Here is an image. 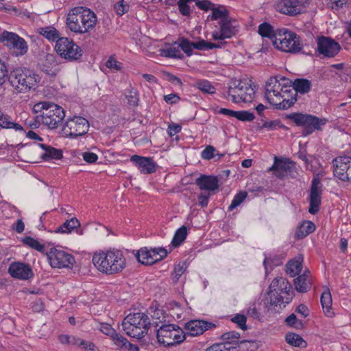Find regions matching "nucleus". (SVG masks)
I'll return each instance as SVG.
<instances>
[{
	"label": "nucleus",
	"instance_id": "nucleus-42",
	"mask_svg": "<svg viewBox=\"0 0 351 351\" xmlns=\"http://www.w3.org/2000/svg\"><path fill=\"white\" fill-rule=\"evenodd\" d=\"M272 289L273 292L269 290L267 293L269 296V302H268V303H269L271 306H278L279 305L280 308H281V305L284 304L283 298L280 295V292L274 289Z\"/></svg>",
	"mask_w": 351,
	"mask_h": 351
},
{
	"label": "nucleus",
	"instance_id": "nucleus-38",
	"mask_svg": "<svg viewBox=\"0 0 351 351\" xmlns=\"http://www.w3.org/2000/svg\"><path fill=\"white\" fill-rule=\"evenodd\" d=\"M160 56L166 58H183V55L180 52V47L178 46H169L165 49H161L160 50Z\"/></svg>",
	"mask_w": 351,
	"mask_h": 351
},
{
	"label": "nucleus",
	"instance_id": "nucleus-47",
	"mask_svg": "<svg viewBox=\"0 0 351 351\" xmlns=\"http://www.w3.org/2000/svg\"><path fill=\"white\" fill-rule=\"evenodd\" d=\"M247 193L246 192H239L237 193L234 199H232L230 205L228 207V210L232 211L235 208H237L239 205H240L246 198Z\"/></svg>",
	"mask_w": 351,
	"mask_h": 351
},
{
	"label": "nucleus",
	"instance_id": "nucleus-26",
	"mask_svg": "<svg viewBox=\"0 0 351 351\" xmlns=\"http://www.w3.org/2000/svg\"><path fill=\"white\" fill-rule=\"evenodd\" d=\"M241 338L240 333L236 332V331H229L227 332L223 333L221 336V339L222 341H227L232 343V345H234L240 348H241V346L245 345V344H254V342L252 341H247V340H239Z\"/></svg>",
	"mask_w": 351,
	"mask_h": 351
},
{
	"label": "nucleus",
	"instance_id": "nucleus-59",
	"mask_svg": "<svg viewBox=\"0 0 351 351\" xmlns=\"http://www.w3.org/2000/svg\"><path fill=\"white\" fill-rule=\"evenodd\" d=\"M106 66L109 69H114L117 71L121 69V63L110 57L106 62Z\"/></svg>",
	"mask_w": 351,
	"mask_h": 351
},
{
	"label": "nucleus",
	"instance_id": "nucleus-12",
	"mask_svg": "<svg viewBox=\"0 0 351 351\" xmlns=\"http://www.w3.org/2000/svg\"><path fill=\"white\" fill-rule=\"evenodd\" d=\"M254 93L250 81L245 79L240 80L238 84L234 85V87L230 86L228 95L231 97L234 103H239L241 101L248 102L252 99Z\"/></svg>",
	"mask_w": 351,
	"mask_h": 351
},
{
	"label": "nucleus",
	"instance_id": "nucleus-13",
	"mask_svg": "<svg viewBox=\"0 0 351 351\" xmlns=\"http://www.w3.org/2000/svg\"><path fill=\"white\" fill-rule=\"evenodd\" d=\"M0 43L15 50L16 56H23L28 51L27 42L16 33L3 31L0 34Z\"/></svg>",
	"mask_w": 351,
	"mask_h": 351
},
{
	"label": "nucleus",
	"instance_id": "nucleus-55",
	"mask_svg": "<svg viewBox=\"0 0 351 351\" xmlns=\"http://www.w3.org/2000/svg\"><path fill=\"white\" fill-rule=\"evenodd\" d=\"M285 322L288 326H294L296 328H300L302 326V322L298 320L296 315L294 313L289 315L286 318Z\"/></svg>",
	"mask_w": 351,
	"mask_h": 351
},
{
	"label": "nucleus",
	"instance_id": "nucleus-64",
	"mask_svg": "<svg viewBox=\"0 0 351 351\" xmlns=\"http://www.w3.org/2000/svg\"><path fill=\"white\" fill-rule=\"evenodd\" d=\"M182 127L178 124H169L167 129V132L170 136H173L176 134L179 133L181 131Z\"/></svg>",
	"mask_w": 351,
	"mask_h": 351
},
{
	"label": "nucleus",
	"instance_id": "nucleus-33",
	"mask_svg": "<svg viewBox=\"0 0 351 351\" xmlns=\"http://www.w3.org/2000/svg\"><path fill=\"white\" fill-rule=\"evenodd\" d=\"M315 230V225L310 221H304L297 229L295 232V237L298 239H302L306 237L309 234L314 232Z\"/></svg>",
	"mask_w": 351,
	"mask_h": 351
},
{
	"label": "nucleus",
	"instance_id": "nucleus-8",
	"mask_svg": "<svg viewBox=\"0 0 351 351\" xmlns=\"http://www.w3.org/2000/svg\"><path fill=\"white\" fill-rule=\"evenodd\" d=\"M286 118L293 121L297 126L303 127L302 134L304 136L309 135L315 130H321L322 126L326 123V119L298 112L287 114Z\"/></svg>",
	"mask_w": 351,
	"mask_h": 351
},
{
	"label": "nucleus",
	"instance_id": "nucleus-37",
	"mask_svg": "<svg viewBox=\"0 0 351 351\" xmlns=\"http://www.w3.org/2000/svg\"><path fill=\"white\" fill-rule=\"evenodd\" d=\"M150 252V250L147 247L141 248L136 255L138 261L143 265L154 264L153 257H152Z\"/></svg>",
	"mask_w": 351,
	"mask_h": 351
},
{
	"label": "nucleus",
	"instance_id": "nucleus-49",
	"mask_svg": "<svg viewBox=\"0 0 351 351\" xmlns=\"http://www.w3.org/2000/svg\"><path fill=\"white\" fill-rule=\"evenodd\" d=\"M194 0H179L178 6L180 12L183 16H189L191 14V8L189 5V3L193 2Z\"/></svg>",
	"mask_w": 351,
	"mask_h": 351
},
{
	"label": "nucleus",
	"instance_id": "nucleus-45",
	"mask_svg": "<svg viewBox=\"0 0 351 351\" xmlns=\"http://www.w3.org/2000/svg\"><path fill=\"white\" fill-rule=\"evenodd\" d=\"M151 256L153 257L152 261H154V263L157 261H159L167 256V251L164 247H154L151 248Z\"/></svg>",
	"mask_w": 351,
	"mask_h": 351
},
{
	"label": "nucleus",
	"instance_id": "nucleus-22",
	"mask_svg": "<svg viewBox=\"0 0 351 351\" xmlns=\"http://www.w3.org/2000/svg\"><path fill=\"white\" fill-rule=\"evenodd\" d=\"M350 160L351 157L343 156L337 157L332 160L334 175L342 181H346V179H348L346 173L349 169L348 164H350Z\"/></svg>",
	"mask_w": 351,
	"mask_h": 351
},
{
	"label": "nucleus",
	"instance_id": "nucleus-24",
	"mask_svg": "<svg viewBox=\"0 0 351 351\" xmlns=\"http://www.w3.org/2000/svg\"><path fill=\"white\" fill-rule=\"evenodd\" d=\"M291 167L290 162L288 160H278L276 157L275 158V162L271 167L269 168V171H274V174L280 178H284L288 172L291 171Z\"/></svg>",
	"mask_w": 351,
	"mask_h": 351
},
{
	"label": "nucleus",
	"instance_id": "nucleus-43",
	"mask_svg": "<svg viewBox=\"0 0 351 351\" xmlns=\"http://www.w3.org/2000/svg\"><path fill=\"white\" fill-rule=\"evenodd\" d=\"M275 31L273 27L267 23H263L258 26V34L263 37H267L272 41L273 36L275 34Z\"/></svg>",
	"mask_w": 351,
	"mask_h": 351
},
{
	"label": "nucleus",
	"instance_id": "nucleus-16",
	"mask_svg": "<svg viewBox=\"0 0 351 351\" xmlns=\"http://www.w3.org/2000/svg\"><path fill=\"white\" fill-rule=\"evenodd\" d=\"M322 184L320 179L316 176L312 180L310 188L308 212L312 215L317 213L320 208Z\"/></svg>",
	"mask_w": 351,
	"mask_h": 351
},
{
	"label": "nucleus",
	"instance_id": "nucleus-25",
	"mask_svg": "<svg viewBox=\"0 0 351 351\" xmlns=\"http://www.w3.org/2000/svg\"><path fill=\"white\" fill-rule=\"evenodd\" d=\"M295 289L300 293H306L311 287V279L310 272L305 271L302 275H300L294 280Z\"/></svg>",
	"mask_w": 351,
	"mask_h": 351
},
{
	"label": "nucleus",
	"instance_id": "nucleus-46",
	"mask_svg": "<svg viewBox=\"0 0 351 351\" xmlns=\"http://www.w3.org/2000/svg\"><path fill=\"white\" fill-rule=\"evenodd\" d=\"M180 48L188 56L192 55L193 48H194V42H191L186 38H181L179 43Z\"/></svg>",
	"mask_w": 351,
	"mask_h": 351
},
{
	"label": "nucleus",
	"instance_id": "nucleus-63",
	"mask_svg": "<svg viewBox=\"0 0 351 351\" xmlns=\"http://www.w3.org/2000/svg\"><path fill=\"white\" fill-rule=\"evenodd\" d=\"M79 346L86 351H96V347L94 343L84 340L80 341Z\"/></svg>",
	"mask_w": 351,
	"mask_h": 351
},
{
	"label": "nucleus",
	"instance_id": "nucleus-23",
	"mask_svg": "<svg viewBox=\"0 0 351 351\" xmlns=\"http://www.w3.org/2000/svg\"><path fill=\"white\" fill-rule=\"evenodd\" d=\"M195 184L202 191H214L219 188V180L214 176L201 175L195 180Z\"/></svg>",
	"mask_w": 351,
	"mask_h": 351
},
{
	"label": "nucleus",
	"instance_id": "nucleus-30",
	"mask_svg": "<svg viewBox=\"0 0 351 351\" xmlns=\"http://www.w3.org/2000/svg\"><path fill=\"white\" fill-rule=\"evenodd\" d=\"M291 86L294 90H295V93H298L300 94H306L308 93L312 86L311 82L307 79L304 78H298L295 79L291 83Z\"/></svg>",
	"mask_w": 351,
	"mask_h": 351
},
{
	"label": "nucleus",
	"instance_id": "nucleus-61",
	"mask_svg": "<svg viewBox=\"0 0 351 351\" xmlns=\"http://www.w3.org/2000/svg\"><path fill=\"white\" fill-rule=\"evenodd\" d=\"M83 159L88 163H94L98 159V156L96 154L93 152H84L82 154Z\"/></svg>",
	"mask_w": 351,
	"mask_h": 351
},
{
	"label": "nucleus",
	"instance_id": "nucleus-7",
	"mask_svg": "<svg viewBox=\"0 0 351 351\" xmlns=\"http://www.w3.org/2000/svg\"><path fill=\"white\" fill-rule=\"evenodd\" d=\"M150 325L148 315L143 313H130L122 322L125 333L136 339L143 338L147 333Z\"/></svg>",
	"mask_w": 351,
	"mask_h": 351
},
{
	"label": "nucleus",
	"instance_id": "nucleus-14",
	"mask_svg": "<svg viewBox=\"0 0 351 351\" xmlns=\"http://www.w3.org/2000/svg\"><path fill=\"white\" fill-rule=\"evenodd\" d=\"M49 263L54 268H67L73 265L74 258L64 250L52 248L47 253Z\"/></svg>",
	"mask_w": 351,
	"mask_h": 351
},
{
	"label": "nucleus",
	"instance_id": "nucleus-20",
	"mask_svg": "<svg viewBox=\"0 0 351 351\" xmlns=\"http://www.w3.org/2000/svg\"><path fill=\"white\" fill-rule=\"evenodd\" d=\"M216 326L212 322L204 320H191L185 324L188 335L191 337L202 335L206 330L215 328Z\"/></svg>",
	"mask_w": 351,
	"mask_h": 351
},
{
	"label": "nucleus",
	"instance_id": "nucleus-15",
	"mask_svg": "<svg viewBox=\"0 0 351 351\" xmlns=\"http://www.w3.org/2000/svg\"><path fill=\"white\" fill-rule=\"evenodd\" d=\"M219 30L212 33L215 40H224L235 36L239 32V25L236 21L230 19H223L219 22Z\"/></svg>",
	"mask_w": 351,
	"mask_h": 351
},
{
	"label": "nucleus",
	"instance_id": "nucleus-19",
	"mask_svg": "<svg viewBox=\"0 0 351 351\" xmlns=\"http://www.w3.org/2000/svg\"><path fill=\"white\" fill-rule=\"evenodd\" d=\"M10 275L20 280H29L33 276V271L29 265L14 262L10 265L8 268Z\"/></svg>",
	"mask_w": 351,
	"mask_h": 351
},
{
	"label": "nucleus",
	"instance_id": "nucleus-54",
	"mask_svg": "<svg viewBox=\"0 0 351 351\" xmlns=\"http://www.w3.org/2000/svg\"><path fill=\"white\" fill-rule=\"evenodd\" d=\"M193 1L195 2L198 8L204 11L211 10L214 5V3L208 0H194Z\"/></svg>",
	"mask_w": 351,
	"mask_h": 351
},
{
	"label": "nucleus",
	"instance_id": "nucleus-39",
	"mask_svg": "<svg viewBox=\"0 0 351 351\" xmlns=\"http://www.w3.org/2000/svg\"><path fill=\"white\" fill-rule=\"evenodd\" d=\"M286 341L293 346L304 348L306 346V342L298 334L289 332L286 335Z\"/></svg>",
	"mask_w": 351,
	"mask_h": 351
},
{
	"label": "nucleus",
	"instance_id": "nucleus-60",
	"mask_svg": "<svg viewBox=\"0 0 351 351\" xmlns=\"http://www.w3.org/2000/svg\"><path fill=\"white\" fill-rule=\"evenodd\" d=\"M220 344H221L223 351H240L241 350V348L234 345H232V343L230 341H222Z\"/></svg>",
	"mask_w": 351,
	"mask_h": 351
},
{
	"label": "nucleus",
	"instance_id": "nucleus-57",
	"mask_svg": "<svg viewBox=\"0 0 351 351\" xmlns=\"http://www.w3.org/2000/svg\"><path fill=\"white\" fill-rule=\"evenodd\" d=\"M8 70L7 65L5 62L0 59V86L4 83L5 79L8 76Z\"/></svg>",
	"mask_w": 351,
	"mask_h": 351
},
{
	"label": "nucleus",
	"instance_id": "nucleus-48",
	"mask_svg": "<svg viewBox=\"0 0 351 351\" xmlns=\"http://www.w3.org/2000/svg\"><path fill=\"white\" fill-rule=\"evenodd\" d=\"M234 117L241 121H252L254 119L255 116L249 111L240 110L236 111Z\"/></svg>",
	"mask_w": 351,
	"mask_h": 351
},
{
	"label": "nucleus",
	"instance_id": "nucleus-9",
	"mask_svg": "<svg viewBox=\"0 0 351 351\" xmlns=\"http://www.w3.org/2000/svg\"><path fill=\"white\" fill-rule=\"evenodd\" d=\"M186 335L176 324H165L157 330V339L160 344L170 347L180 344L185 339Z\"/></svg>",
	"mask_w": 351,
	"mask_h": 351
},
{
	"label": "nucleus",
	"instance_id": "nucleus-35",
	"mask_svg": "<svg viewBox=\"0 0 351 351\" xmlns=\"http://www.w3.org/2000/svg\"><path fill=\"white\" fill-rule=\"evenodd\" d=\"M40 34L43 35L47 40L51 41H56L60 38L58 31L52 26L40 27L38 29Z\"/></svg>",
	"mask_w": 351,
	"mask_h": 351
},
{
	"label": "nucleus",
	"instance_id": "nucleus-58",
	"mask_svg": "<svg viewBox=\"0 0 351 351\" xmlns=\"http://www.w3.org/2000/svg\"><path fill=\"white\" fill-rule=\"evenodd\" d=\"M99 330L104 334L110 336V337H112V336L116 332L115 330L112 328L110 324L106 323L100 324Z\"/></svg>",
	"mask_w": 351,
	"mask_h": 351
},
{
	"label": "nucleus",
	"instance_id": "nucleus-10",
	"mask_svg": "<svg viewBox=\"0 0 351 351\" xmlns=\"http://www.w3.org/2000/svg\"><path fill=\"white\" fill-rule=\"evenodd\" d=\"M89 122L80 116L68 117L63 128V134L70 138H77L86 134L89 130Z\"/></svg>",
	"mask_w": 351,
	"mask_h": 351
},
{
	"label": "nucleus",
	"instance_id": "nucleus-51",
	"mask_svg": "<svg viewBox=\"0 0 351 351\" xmlns=\"http://www.w3.org/2000/svg\"><path fill=\"white\" fill-rule=\"evenodd\" d=\"M231 321L237 324V326L243 330H246L247 329L246 325L247 318L244 315L237 314L231 319Z\"/></svg>",
	"mask_w": 351,
	"mask_h": 351
},
{
	"label": "nucleus",
	"instance_id": "nucleus-6",
	"mask_svg": "<svg viewBox=\"0 0 351 351\" xmlns=\"http://www.w3.org/2000/svg\"><path fill=\"white\" fill-rule=\"evenodd\" d=\"M274 47L283 52L296 53L303 48L300 37L287 29H278L272 38Z\"/></svg>",
	"mask_w": 351,
	"mask_h": 351
},
{
	"label": "nucleus",
	"instance_id": "nucleus-5",
	"mask_svg": "<svg viewBox=\"0 0 351 351\" xmlns=\"http://www.w3.org/2000/svg\"><path fill=\"white\" fill-rule=\"evenodd\" d=\"M7 77L11 86L18 93H25L34 89L40 81V77L34 71L16 68L8 73Z\"/></svg>",
	"mask_w": 351,
	"mask_h": 351
},
{
	"label": "nucleus",
	"instance_id": "nucleus-31",
	"mask_svg": "<svg viewBox=\"0 0 351 351\" xmlns=\"http://www.w3.org/2000/svg\"><path fill=\"white\" fill-rule=\"evenodd\" d=\"M212 14L208 15L207 17L208 21H215L219 19L222 21L223 19H229V11L224 5H219L215 7L214 4L213 9L211 10Z\"/></svg>",
	"mask_w": 351,
	"mask_h": 351
},
{
	"label": "nucleus",
	"instance_id": "nucleus-50",
	"mask_svg": "<svg viewBox=\"0 0 351 351\" xmlns=\"http://www.w3.org/2000/svg\"><path fill=\"white\" fill-rule=\"evenodd\" d=\"M111 338L114 341V343L119 348H127L128 344L130 345L126 338L117 332H114Z\"/></svg>",
	"mask_w": 351,
	"mask_h": 351
},
{
	"label": "nucleus",
	"instance_id": "nucleus-1",
	"mask_svg": "<svg viewBox=\"0 0 351 351\" xmlns=\"http://www.w3.org/2000/svg\"><path fill=\"white\" fill-rule=\"evenodd\" d=\"M292 81L285 77H271L266 83L265 97L275 109L287 110L297 101Z\"/></svg>",
	"mask_w": 351,
	"mask_h": 351
},
{
	"label": "nucleus",
	"instance_id": "nucleus-41",
	"mask_svg": "<svg viewBox=\"0 0 351 351\" xmlns=\"http://www.w3.org/2000/svg\"><path fill=\"white\" fill-rule=\"evenodd\" d=\"M194 86L204 93L214 94L216 91L215 88L207 80H197L195 82Z\"/></svg>",
	"mask_w": 351,
	"mask_h": 351
},
{
	"label": "nucleus",
	"instance_id": "nucleus-2",
	"mask_svg": "<svg viewBox=\"0 0 351 351\" xmlns=\"http://www.w3.org/2000/svg\"><path fill=\"white\" fill-rule=\"evenodd\" d=\"M97 22V16L90 9L79 6L71 9L66 15V27L75 34H85L92 30Z\"/></svg>",
	"mask_w": 351,
	"mask_h": 351
},
{
	"label": "nucleus",
	"instance_id": "nucleus-28",
	"mask_svg": "<svg viewBox=\"0 0 351 351\" xmlns=\"http://www.w3.org/2000/svg\"><path fill=\"white\" fill-rule=\"evenodd\" d=\"M45 152L40 155V158L45 160L50 159H60L62 158V152L60 149H56L45 144H38Z\"/></svg>",
	"mask_w": 351,
	"mask_h": 351
},
{
	"label": "nucleus",
	"instance_id": "nucleus-21",
	"mask_svg": "<svg viewBox=\"0 0 351 351\" xmlns=\"http://www.w3.org/2000/svg\"><path fill=\"white\" fill-rule=\"evenodd\" d=\"M130 160L137 166L142 173L150 174L156 170L157 165L152 158L133 155Z\"/></svg>",
	"mask_w": 351,
	"mask_h": 351
},
{
	"label": "nucleus",
	"instance_id": "nucleus-27",
	"mask_svg": "<svg viewBox=\"0 0 351 351\" xmlns=\"http://www.w3.org/2000/svg\"><path fill=\"white\" fill-rule=\"evenodd\" d=\"M269 289L271 292H273L272 289H274V290H277L280 292V294L285 293L289 295V292L291 289V286L287 280L280 277L274 279L271 281Z\"/></svg>",
	"mask_w": 351,
	"mask_h": 351
},
{
	"label": "nucleus",
	"instance_id": "nucleus-52",
	"mask_svg": "<svg viewBox=\"0 0 351 351\" xmlns=\"http://www.w3.org/2000/svg\"><path fill=\"white\" fill-rule=\"evenodd\" d=\"M277 128H285V126L281 124L280 120H274L271 121H265L263 124L259 127L260 130L267 128L269 130H276Z\"/></svg>",
	"mask_w": 351,
	"mask_h": 351
},
{
	"label": "nucleus",
	"instance_id": "nucleus-4",
	"mask_svg": "<svg viewBox=\"0 0 351 351\" xmlns=\"http://www.w3.org/2000/svg\"><path fill=\"white\" fill-rule=\"evenodd\" d=\"M33 110L36 113H40L38 119L41 120L42 124L50 130L56 129L65 117L64 109L50 101H44L36 104Z\"/></svg>",
	"mask_w": 351,
	"mask_h": 351
},
{
	"label": "nucleus",
	"instance_id": "nucleus-56",
	"mask_svg": "<svg viewBox=\"0 0 351 351\" xmlns=\"http://www.w3.org/2000/svg\"><path fill=\"white\" fill-rule=\"evenodd\" d=\"M126 98L128 99V101L130 105L132 106L138 105V93L136 90H130L126 95Z\"/></svg>",
	"mask_w": 351,
	"mask_h": 351
},
{
	"label": "nucleus",
	"instance_id": "nucleus-3",
	"mask_svg": "<svg viewBox=\"0 0 351 351\" xmlns=\"http://www.w3.org/2000/svg\"><path fill=\"white\" fill-rule=\"evenodd\" d=\"M92 261L99 271L109 275L119 273L125 267V259L120 250L95 253Z\"/></svg>",
	"mask_w": 351,
	"mask_h": 351
},
{
	"label": "nucleus",
	"instance_id": "nucleus-17",
	"mask_svg": "<svg viewBox=\"0 0 351 351\" xmlns=\"http://www.w3.org/2000/svg\"><path fill=\"white\" fill-rule=\"evenodd\" d=\"M317 49L319 53L326 57H335L340 51L341 46L335 40L322 36L317 40Z\"/></svg>",
	"mask_w": 351,
	"mask_h": 351
},
{
	"label": "nucleus",
	"instance_id": "nucleus-62",
	"mask_svg": "<svg viewBox=\"0 0 351 351\" xmlns=\"http://www.w3.org/2000/svg\"><path fill=\"white\" fill-rule=\"evenodd\" d=\"M128 8H129V6L127 4H123V1L121 2H119L117 3L115 5H114V9L117 12V13L121 16L123 15V14H125V12H128Z\"/></svg>",
	"mask_w": 351,
	"mask_h": 351
},
{
	"label": "nucleus",
	"instance_id": "nucleus-36",
	"mask_svg": "<svg viewBox=\"0 0 351 351\" xmlns=\"http://www.w3.org/2000/svg\"><path fill=\"white\" fill-rule=\"evenodd\" d=\"M0 126L3 128H13L15 130L22 131L23 130V127L10 120V117L4 114L0 110Z\"/></svg>",
	"mask_w": 351,
	"mask_h": 351
},
{
	"label": "nucleus",
	"instance_id": "nucleus-29",
	"mask_svg": "<svg viewBox=\"0 0 351 351\" xmlns=\"http://www.w3.org/2000/svg\"><path fill=\"white\" fill-rule=\"evenodd\" d=\"M320 300L325 315L328 317H332L335 313L331 308L332 296L328 289L322 293Z\"/></svg>",
	"mask_w": 351,
	"mask_h": 351
},
{
	"label": "nucleus",
	"instance_id": "nucleus-11",
	"mask_svg": "<svg viewBox=\"0 0 351 351\" xmlns=\"http://www.w3.org/2000/svg\"><path fill=\"white\" fill-rule=\"evenodd\" d=\"M55 50L61 58L68 60H78L83 53L77 45L66 37H61L56 40Z\"/></svg>",
	"mask_w": 351,
	"mask_h": 351
},
{
	"label": "nucleus",
	"instance_id": "nucleus-32",
	"mask_svg": "<svg viewBox=\"0 0 351 351\" xmlns=\"http://www.w3.org/2000/svg\"><path fill=\"white\" fill-rule=\"evenodd\" d=\"M80 226V222L76 217L66 220L56 230V233H71L72 230Z\"/></svg>",
	"mask_w": 351,
	"mask_h": 351
},
{
	"label": "nucleus",
	"instance_id": "nucleus-44",
	"mask_svg": "<svg viewBox=\"0 0 351 351\" xmlns=\"http://www.w3.org/2000/svg\"><path fill=\"white\" fill-rule=\"evenodd\" d=\"M23 242L26 245L40 252H44L45 245L39 243L37 240L31 237H26L23 239Z\"/></svg>",
	"mask_w": 351,
	"mask_h": 351
},
{
	"label": "nucleus",
	"instance_id": "nucleus-53",
	"mask_svg": "<svg viewBox=\"0 0 351 351\" xmlns=\"http://www.w3.org/2000/svg\"><path fill=\"white\" fill-rule=\"evenodd\" d=\"M215 152L216 149L213 146L208 145L202 152L201 156L203 159L210 160L214 158Z\"/></svg>",
	"mask_w": 351,
	"mask_h": 351
},
{
	"label": "nucleus",
	"instance_id": "nucleus-18",
	"mask_svg": "<svg viewBox=\"0 0 351 351\" xmlns=\"http://www.w3.org/2000/svg\"><path fill=\"white\" fill-rule=\"evenodd\" d=\"M302 9V3L299 0H280L276 4L279 12L291 16L300 14Z\"/></svg>",
	"mask_w": 351,
	"mask_h": 351
},
{
	"label": "nucleus",
	"instance_id": "nucleus-34",
	"mask_svg": "<svg viewBox=\"0 0 351 351\" xmlns=\"http://www.w3.org/2000/svg\"><path fill=\"white\" fill-rule=\"evenodd\" d=\"M302 258L301 257L289 261L287 264V272L291 277H294L301 272L302 269Z\"/></svg>",
	"mask_w": 351,
	"mask_h": 351
},
{
	"label": "nucleus",
	"instance_id": "nucleus-40",
	"mask_svg": "<svg viewBox=\"0 0 351 351\" xmlns=\"http://www.w3.org/2000/svg\"><path fill=\"white\" fill-rule=\"evenodd\" d=\"M186 236L187 228L185 226H182L175 232L171 245L175 247H178L186 239Z\"/></svg>",
	"mask_w": 351,
	"mask_h": 351
}]
</instances>
